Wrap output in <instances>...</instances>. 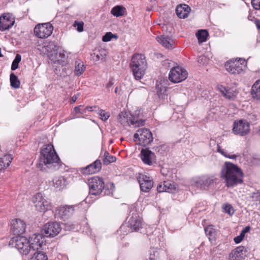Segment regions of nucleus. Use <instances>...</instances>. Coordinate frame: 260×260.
<instances>
[{
	"instance_id": "1",
	"label": "nucleus",
	"mask_w": 260,
	"mask_h": 260,
	"mask_svg": "<svg viewBox=\"0 0 260 260\" xmlns=\"http://www.w3.org/2000/svg\"><path fill=\"white\" fill-rule=\"evenodd\" d=\"M60 161L52 144L44 146L42 149L41 156L37 165L38 168L43 171L47 169L57 170L59 168Z\"/></svg>"
},
{
	"instance_id": "2",
	"label": "nucleus",
	"mask_w": 260,
	"mask_h": 260,
	"mask_svg": "<svg viewBox=\"0 0 260 260\" xmlns=\"http://www.w3.org/2000/svg\"><path fill=\"white\" fill-rule=\"evenodd\" d=\"M221 177L228 187H233L243 181L242 170L237 165L230 162H225L223 165Z\"/></svg>"
},
{
	"instance_id": "3",
	"label": "nucleus",
	"mask_w": 260,
	"mask_h": 260,
	"mask_svg": "<svg viewBox=\"0 0 260 260\" xmlns=\"http://www.w3.org/2000/svg\"><path fill=\"white\" fill-rule=\"evenodd\" d=\"M131 67L135 79H141L145 74L147 68L144 55L141 54H134L131 59Z\"/></svg>"
},
{
	"instance_id": "4",
	"label": "nucleus",
	"mask_w": 260,
	"mask_h": 260,
	"mask_svg": "<svg viewBox=\"0 0 260 260\" xmlns=\"http://www.w3.org/2000/svg\"><path fill=\"white\" fill-rule=\"evenodd\" d=\"M140 111H136L132 115L129 112H121L118 115V122L123 126H132L136 128L145 124V120L139 118L138 115Z\"/></svg>"
},
{
	"instance_id": "5",
	"label": "nucleus",
	"mask_w": 260,
	"mask_h": 260,
	"mask_svg": "<svg viewBox=\"0 0 260 260\" xmlns=\"http://www.w3.org/2000/svg\"><path fill=\"white\" fill-rule=\"evenodd\" d=\"M142 227L141 219L137 213H133L128 221L127 225L122 224L118 232L120 234L127 235L129 232L138 231Z\"/></svg>"
},
{
	"instance_id": "6",
	"label": "nucleus",
	"mask_w": 260,
	"mask_h": 260,
	"mask_svg": "<svg viewBox=\"0 0 260 260\" xmlns=\"http://www.w3.org/2000/svg\"><path fill=\"white\" fill-rule=\"evenodd\" d=\"M9 245L15 247L22 254L27 255L33 251L30 245L28 239L24 236H16L12 238Z\"/></svg>"
},
{
	"instance_id": "7",
	"label": "nucleus",
	"mask_w": 260,
	"mask_h": 260,
	"mask_svg": "<svg viewBox=\"0 0 260 260\" xmlns=\"http://www.w3.org/2000/svg\"><path fill=\"white\" fill-rule=\"evenodd\" d=\"M35 210L40 212H45L51 210L52 204L46 197L41 192L35 194L31 199Z\"/></svg>"
},
{
	"instance_id": "8",
	"label": "nucleus",
	"mask_w": 260,
	"mask_h": 260,
	"mask_svg": "<svg viewBox=\"0 0 260 260\" xmlns=\"http://www.w3.org/2000/svg\"><path fill=\"white\" fill-rule=\"evenodd\" d=\"M134 141L139 145L143 146H147L153 141L152 134L147 128H140L134 136Z\"/></svg>"
},
{
	"instance_id": "9",
	"label": "nucleus",
	"mask_w": 260,
	"mask_h": 260,
	"mask_svg": "<svg viewBox=\"0 0 260 260\" xmlns=\"http://www.w3.org/2000/svg\"><path fill=\"white\" fill-rule=\"evenodd\" d=\"M88 185L89 193L94 196L101 194L105 187L103 179L99 177H93L89 179Z\"/></svg>"
},
{
	"instance_id": "10",
	"label": "nucleus",
	"mask_w": 260,
	"mask_h": 260,
	"mask_svg": "<svg viewBox=\"0 0 260 260\" xmlns=\"http://www.w3.org/2000/svg\"><path fill=\"white\" fill-rule=\"evenodd\" d=\"M187 77V71L179 66L175 67L171 69L169 75L170 81L175 83L184 80Z\"/></svg>"
},
{
	"instance_id": "11",
	"label": "nucleus",
	"mask_w": 260,
	"mask_h": 260,
	"mask_svg": "<svg viewBox=\"0 0 260 260\" xmlns=\"http://www.w3.org/2000/svg\"><path fill=\"white\" fill-rule=\"evenodd\" d=\"M233 126V132L236 135L244 136L250 131V124L245 119L235 121Z\"/></svg>"
},
{
	"instance_id": "12",
	"label": "nucleus",
	"mask_w": 260,
	"mask_h": 260,
	"mask_svg": "<svg viewBox=\"0 0 260 260\" xmlns=\"http://www.w3.org/2000/svg\"><path fill=\"white\" fill-rule=\"evenodd\" d=\"M53 30V27L50 23L39 24L34 28V33L39 38H46L50 36Z\"/></svg>"
},
{
	"instance_id": "13",
	"label": "nucleus",
	"mask_w": 260,
	"mask_h": 260,
	"mask_svg": "<svg viewBox=\"0 0 260 260\" xmlns=\"http://www.w3.org/2000/svg\"><path fill=\"white\" fill-rule=\"evenodd\" d=\"M75 206L64 205L58 207L55 210L56 218L65 220L70 217L75 211Z\"/></svg>"
},
{
	"instance_id": "14",
	"label": "nucleus",
	"mask_w": 260,
	"mask_h": 260,
	"mask_svg": "<svg viewBox=\"0 0 260 260\" xmlns=\"http://www.w3.org/2000/svg\"><path fill=\"white\" fill-rule=\"evenodd\" d=\"M142 162L148 166H153L156 164V156L154 152L148 149H142L140 154Z\"/></svg>"
},
{
	"instance_id": "15",
	"label": "nucleus",
	"mask_w": 260,
	"mask_h": 260,
	"mask_svg": "<svg viewBox=\"0 0 260 260\" xmlns=\"http://www.w3.org/2000/svg\"><path fill=\"white\" fill-rule=\"evenodd\" d=\"M216 178L212 177H202L197 178L194 181V185L201 189H207L209 187L213 185L216 181Z\"/></svg>"
},
{
	"instance_id": "16",
	"label": "nucleus",
	"mask_w": 260,
	"mask_h": 260,
	"mask_svg": "<svg viewBox=\"0 0 260 260\" xmlns=\"http://www.w3.org/2000/svg\"><path fill=\"white\" fill-rule=\"evenodd\" d=\"M141 190L145 192H147L152 188L153 185L152 179L145 174H140L138 177Z\"/></svg>"
},
{
	"instance_id": "17",
	"label": "nucleus",
	"mask_w": 260,
	"mask_h": 260,
	"mask_svg": "<svg viewBox=\"0 0 260 260\" xmlns=\"http://www.w3.org/2000/svg\"><path fill=\"white\" fill-rule=\"evenodd\" d=\"M61 228L57 222H48L45 224L43 230L46 237H54L59 233Z\"/></svg>"
},
{
	"instance_id": "18",
	"label": "nucleus",
	"mask_w": 260,
	"mask_h": 260,
	"mask_svg": "<svg viewBox=\"0 0 260 260\" xmlns=\"http://www.w3.org/2000/svg\"><path fill=\"white\" fill-rule=\"evenodd\" d=\"M28 239L33 252L39 251V249L45 241L44 236L41 234H34Z\"/></svg>"
},
{
	"instance_id": "19",
	"label": "nucleus",
	"mask_w": 260,
	"mask_h": 260,
	"mask_svg": "<svg viewBox=\"0 0 260 260\" xmlns=\"http://www.w3.org/2000/svg\"><path fill=\"white\" fill-rule=\"evenodd\" d=\"M225 67L226 71L232 74H240L244 72V66L238 61H228Z\"/></svg>"
},
{
	"instance_id": "20",
	"label": "nucleus",
	"mask_w": 260,
	"mask_h": 260,
	"mask_svg": "<svg viewBox=\"0 0 260 260\" xmlns=\"http://www.w3.org/2000/svg\"><path fill=\"white\" fill-rule=\"evenodd\" d=\"M26 225L24 222L19 219H14L11 221V230L15 234H21L25 232Z\"/></svg>"
},
{
	"instance_id": "21",
	"label": "nucleus",
	"mask_w": 260,
	"mask_h": 260,
	"mask_svg": "<svg viewBox=\"0 0 260 260\" xmlns=\"http://www.w3.org/2000/svg\"><path fill=\"white\" fill-rule=\"evenodd\" d=\"M247 252L244 246H239L231 251L229 255V260H240Z\"/></svg>"
},
{
	"instance_id": "22",
	"label": "nucleus",
	"mask_w": 260,
	"mask_h": 260,
	"mask_svg": "<svg viewBox=\"0 0 260 260\" xmlns=\"http://www.w3.org/2000/svg\"><path fill=\"white\" fill-rule=\"evenodd\" d=\"M14 23V20L9 15H4L0 17V30L9 29Z\"/></svg>"
},
{
	"instance_id": "23",
	"label": "nucleus",
	"mask_w": 260,
	"mask_h": 260,
	"mask_svg": "<svg viewBox=\"0 0 260 260\" xmlns=\"http://www.w3.org/2000/svg\"><path fill=\"white\" fill-rule=\"evenodd\" d=\"M52 185L56 190L60 191L66 188L68 182L63 176H57L54 177L52 181Z\"/></svg>"
},
{
	"instance_id": "24",
	"label": "nucleus",
	"mask_w": 260,
	"mask_h": 260,
	"mask_svg": "<svg viewBox=\"0 0 260 260\" xmlns=\"http://www.w3.org/2000/svg\"><path fill=\"white\" fill-rule=\"evenodd\" d=\"M156 40L163 47L168 49L173 48L175 44L174 40L169 36L157 37Z\"/></svg>"
},
{
	"instance_id": "25",
	"label": "nucleus",
	"mask_w": 260,
	"mask_h": 260,
	"mask_svg": "<svg viewBox=\"0 0 260 260\" xmlns=\"http://www.w3.org/2000/svg\"><path fill=\"white\" fill-rule=\"evenodd\" d=\"M190 11V8L185 4L178 5L176 8V15L180 18L187 17Z\"/></svg>"
},
{
	"instance_id": "26",
	"label": "nucleus",
	"mask_w": 260,
	"mask_h": 260,
	"mask_svg": "<svg viewBox=\"0 0 260 260\" xmlns=\"http://www.w3.org/2000/svg\"><path fill=\"white\" fill-rule=\"evenodd\" d=\"M102 168V164L100 160H96L92 164L85 168L84 173L93 174L98 172Z\"/></svg>"
},
{
	"instance_id": "27",
	"label": "nucleus",
	"mask_w": 260,
	"mask_h": 260,
	"mask_svg": "<svg viewBox=\"0 0 260 260\" xmlns=\"http://www.w3.org/2000/svg\"><path fill=\"white\" fill-rule=\"evenodd\" d=\"M218 89L222 95L228 100H234L236 97L237 94L236 91L230 88H226L220 85L218 87Z\"/></svg>"
},
{
	"instance_id": "28",
	"label": "nucleus",
	"mask_w": 260,
	"mask_h": 260,
	"mask_svg": "<svg viewBox=\"0 0 260 260\" xmlns=\"http://www.w3.org/2000/svg\"><path fill=\"white\" fill-rule=\"evenodd\" d=\"M177 186L175 183L170 180L163 182V187H164L165 192L174 193L177 190Z\"/></svg>"
},
{
	"instance_id": "29",
	"label": "nucleus",
	"mask_w": 260,
	"mask_h": 260,
	"mask_svg": "<svg viewBox=\"0 0 260 260\" xmlns=\"http://www.w3.org/2000/svg\"><path fill=\"white\" fill-rule=\"evenodd\" d=\"M251 95L253 98L260 100V80H257L252 85Z\"/></svg>"
},
{
	"instance_id": "30",
	"label": "nucleus",
	"mask_w": 260,
	"mask_h": 260,
	"mask_svg": "<svg viewBox=\"0 0 260 260\" xmlns=\"http://www.w3.org/2000/svg\"><path fill=\"white\" fill-rule=\"evenodd\" d=\"M12 159L11 155L10 154L5 155L2 157H0V170L9 166Z\"/></svg>"
},
{
	"instance_id": "31",
	"label": "nucleus",
	"mask_w": 260,
	"mask_h": 260,
	"mask_svg": "<svg viewBox=\"0 0 260 260\" xmlns=\"http://www.w3.org/2000/svg\"><path fill=\"white\" fill-rule=\"evenodd\" d=\"M75 75L78 76H80L83 74L85 70V67L84 66L83 62L80 60H76L75 63Z\"/></svg>"
},
{
	"instance_id": "32",
	"label": "nucleus",
	"mask_w": 260,
	"mask_h": 260,
	"mask_svg": "<svg viewBox=\"0 0 260 260\" xmlns=\"http://www.w3.org/2000/svg\"><path fill=\"white\" fill-rule=\"evenodd\" d=\"M125 8L121 6H116L113 7L111 11V14L117 17L124 15L125 13Z\"/></svg>"
},
{
	"instance_id": "33",
	"label": "nucleus",
	"mask_w": 260,
	"mask_h": 260,
	"mask_svg": "<svg viewBox=\"0 0 260 260\" xmlns=\"http://www.w3.org/2000/svg\"><path fill=\"white\" fill-rule=\"evenodd\" d=\"M91 55L92 59L95 61L102 60L104 59L106 56L105 50L104 49H101L98 51H95L91 54Z\"/></svg>"
},
{
	"instance_id": "34",
	"label": "nucleus",
	"mask_w": 260,
	"mask_h": 260,
	"mask_svg": "<svg viewBox=\"0 0 260 260\" xmlns=\"http://www.w3.org/2000/svg\"><path fill=\"white\" fill-rule=\"evenodd\" d=\"M30 260H48V257L44 252L35 251L30 258Z\"/></svg>"
},
{
	"instance_id": "35",
	"label": "nucleus",
	"mask_w": 260,
	"mask_h": 260,
	"mask_svg": "<svg viewBox=\"0 0 260 260\" xmlns=\"http://www.w3.org/2000/svg\"><path fill=\"white\" fill-rule=\"evenodd\" d=\"M217 152L226 158L236 159L239 155L237 154H230L226 150L222 148L220 146H217Z\"/></svg>"
},
{
	"instance_id": "36",
	"label": "nucleus",
	"mask_w": 260,
	"mask_h": 260,
	"mask_svg": "<svg viewBox=\"0 0 260 260\" xmlns=\"http://www.w3.org/2000/svg\"><path fill=\"white\" fill-rule=\"evenodd\" d=\"M116 161V157L111 155L107 151H105L104 155L103 163L105 165H108Z\"/></svg>"
},
{
	"instance_id": "37",
	"label": "nucleus",
	"mask_w": 260,
	"mask_h": 260,
	"mask_svg": "<svg viewBox=\"0 0 260 260\" xmlns=\"http://www.w3.org/2000/svg\"><path fill=\"white\" fill-rule=\"evenodd\" d=\"M10 83L11 86L15 89L18 88L20 86V82L14 73H11L10 75Z\"/></svg>"
},
{
	"instance_id": "38",
	"label": "nucleus",
	"mask_w": 260,
	"mask_h": 260,
	"mask_svg": "<svg viewBox=\"0 0 260 260\" xmlns=\"http://www.w3.org/2000/svg\"><path fill=\"white\" fill-rule=\"evenodd\" d=\"M196 35L199 42H204L207 40L208 32L206 30L201 29L198 31Z\"/></svg>"
},
{
	"instance_id": "39",
	"label": "nucleus",
	"mask_w": 260,
	"mask_h": 260,
	"mask_svg": "<svg viewBox=\"0 0 260 260\" xmlns=\"http://www.w3.org/2000/svg\"><path fill=\"white\" fill-rule=\"evenodd\" d=\"M156 91L157 93L159 98H165L166 93L167 91V88L165 86H164L161 84H159L156 85Z\"/></svg>"
},
{
	"instance_id": "40",
	"label": "nucleus",
	"mask_w": 260,
	"mask_h": 260,
	"mask_svg": "<svg viewBox=\"0 0 260 260\" xmlns=\"http://www.w3.org/2000/svg\"><path fill=\"white\" fill-rule=\"evenodd\" d=\"M205 232L207 236L209 237V239L211 240L214 238L215 237V230L213 226L209 225L205 228Z\"/></svg>"
},
{
	"instance_id": "41",
	"label": "nucleus",
	"mask_w": 260,
	"mask_h": 260,
	"mask_svg": "<svg viewBox=\"0 0 260 260\" xmlns=\"http://www.w3.org/2000/svg\"><path fill=\"white\" fill-rule=\"evenodd\" d=\"M223 212L232 215L234 213V209L230 204H223L222 207Z\"/></svg>"
},
{
	"instance_id": "42",
	"label": "nucleus",
	"mask_w": 260,
	"mask_h": 260,
	"mask_svg": "<svg viewBox=\"0 0 260 260\" xmlns=\"http://www.w3.org/2000/svg\"><path fill=\"white\" fill-rule=\"evenodd\" d=\"M98 113L101 117V118L103 121H106L110 117L109 112H106L104 110L98 108Z\"/></svg>"
},
{
	"instance_id": "43",
	"label": "nucleus",
	"mask_w": 260,
	"mask_h": 260,
	"mask_svg": "<svg viewBox=\"0 0 260 260\" xmlns=\"http://www.w3.org/2000/svg\"><path fill=\"white\" fill-rule=\"evenodd\" d=\"M117 38V36L113 35L111 32H107L104 36H103L102 41L105 42L110 41L112 38Z\"/></svg>"
},
{
	"instance_id": "44",
	"label": "nucleus",
	"mask_w": 260,
	"mask_h": 260,
	"mask_svg": "<svg viewBox=\"0 0 260 260\" xmlns=\"http://www.w3.org/2000/svg\"><path fill=\"white\" fill-rule=\"evenodd\" d=\"M45 49L48 53L52 52V54H51L50 55L56 53V46L53 43L49 44V45L46 46Z\"/></svg>"
},
{
	"instance_id": "45",
	"label": "nucleus",
	"mask_w": 260,
	"mask_h": 260,
	"mask_svg": "<svg viewBox=\"0 0 260 260\" xmlns=\"http://www.w3.org/2000/svg\"><path fill=\"white\" fill-rule=\"evenodd\" d=\"M73 26L76 28L79 32H82L83 30L84 23L82 21L78 22L75 21Z\"/></svg>"
},
{
	"instance_id": "46",
	"label": "nucleus",
	"mask_w": 260,
	"mask_h": 260,
	"mask_svg": "<svg viewBox=\"0 0 260 260\" xmlns=\"http://www.w3.org/2000/svg\"><path fill=\"white\" fill-rule=\"evenodd\" d=\"M198 63L200 65H204L208 63V59L204 55L200 56L198 58Z\"/></svg>"
},
{
	"instance_id": "47",
	"label": "nucleus",
	"mask_w": 260,
	"mask_h": 260,
	"mask_svg": "<svg viewBox=\"0 0 260 260\" xmlns=\"http://www.w3.org/2000/svg\"><path fill=\"white\" fill-rule=\"evenodd\" d=\"M251 198L252 199V200L255 202H257L260 203V192L257 191L256 192L252 193L251 196Z\"/></svg>"
},
{
	"instance_id": "48",
	"label": "nucleus",
	"mask_w": 260,
	"mask_h": 260,
	"mask_svg": "<svg viewBox=\"0 0 260 260\" xmlns=\"http://www.w3.org/2000/svg\"><path fill=\"white\" fill-rule=\"evenodd\" d=\"M251 5L254 9L260 10V0H252Z\"/></svg>"
},
{
	"instance_id": "49",
	"label": "nucleus",
	"mask_w": 260,
	"mask_h": 260,
	"mask_svg": "<svg viewBox=\"0 0 260 260\" xmlns=\"http://www.w3.org/2000/svg\"><path fill=\"white\" fill-rule=\"evenodd\" d=\"M81 107H82V106H79L75 107V108H74L75 111L76 113H81V114H84V113H85V112H86L85 111V109L82 110L81 109Z\"/></svg>"
},
{
	"instance_id": "50",
	"label": "nucleus",
	"mask_w": 260,
	"mask_h": 260,
	"mask_svg": "<svg viewBox=\"0 0 260 260\" xmlns=\"http://www.w3.org/2000/svg\"><path fill=\"white\" fill-rule=\"evenodd\" d=\"M157 190L158 192H165L164 187H163V182H161L158 184L157 186Z\"/></svg>"
},
{
	"instance_id": "51",
	"label": "nucleus",
	"mask_w": 260,
	"mask_h": 260,
	"mask_svg": "<svg viewBox=\"0 0 260 260\" xmlns=\"http://www.w3.org/2000/svg\"><path fill=\"white\" fill-rule=\"evenodd\" d=\"M21 59V55L19 54H17L15 56V58L13 61H15L16 63H19Z\"/></svg>"
},
{
	"instance_id": "52",
	"label": "nucleus",
	"mask_w": 260,
	"mask_h": 260,
	"mask_svg": "<svg viewBox=\"0 0 260 260\" xmlns=\"http://www.w3.org/2000/svg\"><path fill=\"white\" fill-rule=\"evenodd\" d=\"M18 64L16 63L15 61H13L12 66H11V70H15L18 68Z\"/></svg>"
},
{
	"instance_id": "53",
	"label": "nucleus",
	"mask_w": 260,
	"mask_h": 260,
	"mask_svg": "<svg viewBox=\"0 0 260 260\" xmlns=\"http://www.w3.org/2000/svg\"><path fill=\"white\" fill-rule=\"evenodd\" d=\"M242 240L243 239L241 238V237H240L239 236L235 237L234 239L235 242L237 244L241 242Z\"/></svg>"
},
{
	"instance_id": "54",
	"label": "nucleus",
	"mask_w": 260,
	"mask_h": 260,
	"mask_svg": "<svg viewBox=\"0 0 260 260\" xmlns=\"http://www.w3.org/2000/svg\"><path fill=\"white\" fill-rule=\"evenodd\" d=\"M235 61H238V62H239L241 63V64H243V66H244V68H245V64H246V61H245V59H242V58H240L239 60H235Z\"/></svg>"
},
{
	"instance_id": "55",
	"label": "nucleus",
	"mask_w": 260,
	"mask_h": 260,
	"mask_svg": "<svg viewBox=\"0 0 260 260\" xmlns=\"http://www.w3.org/2000/svg\"><path fill=\"white\" fill-rule=\"evenodd\" d=\"M255 24L258 29H260V20L258 19H255Z\"/></svg>"
},
{
	"instance_id": "56",
	"label": "nucleus",
	"mask_w": 260,
	"mask_h": 260,
	"mask_svg": "<svg viewBox=\"0 0 260 260\" xmlns=\"http://www.w3.org/2000/svg\"><path fill=\"white\" fill-rule=\"evenodd\" d=\"M94 108H96V107H94ZM85 110H88L89 111H93V107L92 106H87L86 107V108L85 109Z\"/></svg>"
},
{
	"instance_id": "57",
	"label": "nucleus",
	"mask_w": 260,
	"mask_h": 260,
	"mask_svg": "<svg viewBox=\"0 0 260 260\" xmlns=\"http://www.w3.org/2000/svg\"><path fill=\"white\" fill-rule=\"evenodd\" d=\"M246 233V231L242 230L241 233H240L239 236L241 237L242 239H243L245 234Z\"/></svg>"
},
{
	"instance_id": "58",
	"label": "nucleus",
	"mask_w": 260,
	"mask_h": 260,
	"mask_svg": "<svg viewBox=\"0 0 260 260\" xmlns=\"http://www.w3.org/2000/svg\"><path fill=\"white\" fill-rule=\"evenodd\" d=\"M113 84V82L111 80L109 81V82L107 85V88H110L111 86H112Z\"/></svg>"
},
{
	"instance_id": "59",
	"label": "nucleus",
	"mask_w": 260,
	"mask_h": 260,
	"mask_svg": "<svg viewBox=\"0 0 260 260\" xmlns=\"http://www.w3.org/2000/svg\"><path fill=\"white\" fill-rule=\"evenodd\" d=\"M77 96L76 95H73L72 98V101L73 103L75 102L77 100Z\"/></svg>"
},
{
	"instance_id": "60",
	"label": "nucleus",
	"mask_w": 260,
	"mask_h": 260,
	"mask_svg": "<svg viewBox=\"0 0 260 260\" xmlns=\"http://www.w3.org/2000/svg\"><path fill=\"white\" fill-rule=\"evenodd\" d=\"M249 227H246L245 229H244L243 230L246 231V232L249 230Z\"/></svg>"
},
{
	"instance_id": "61",
	"label": "nucleus",
	"mask_w": 260,
	"mask_h": 260,
	"mask_svg": "<svg viewBox=\"0 0 260 260\" xmlns=\"http://www.w3.org/2000/svg\"><path fill=\"white\" fill-rule=\"evenodd\" d=\"M117 89H118V88H117V87H116V88H115V92L116 93V92H117Z\"/></svg>"
},
{
	"instance_id": "62",
	"label": "nucleus",
	"mask_w": 260,
	"mask_h": 260,
	"mask_svg": "<svg viewBox=\"0 0 260 260\" xmlns=\"http://www.w3.org/2000/svg\"><path fill=\"white\" fill-rule=\"evenodd\" d=\"M150 260H152V259H153V258L152 257L151 255H150Z\"/></svg>"
}]
</instances>
